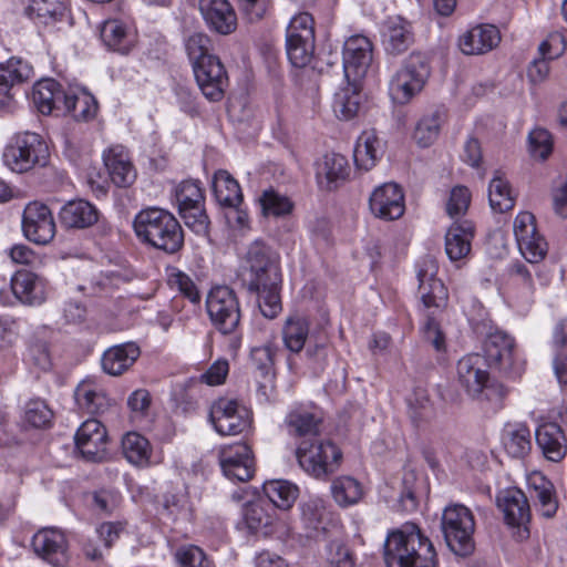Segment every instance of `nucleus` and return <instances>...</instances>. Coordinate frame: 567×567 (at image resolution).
Wrapping results in <instances>:
<instances>
[{"instance_id": "9d476101", "label": "nucleus", "mask_w": 567, "mask_h": 567, "mask_svg": "<svg viewBox=\"0 0 567 567\" xmlns=\"http://www.w3.org/2000/svg\"><path fill=\"white\" fill-rule=\"evenodd\" d=\"M178 213L185 225L196 234H206L209 219L204 208L205 197L197 181H183L174 189Z\"/></svg>"}, {"instance_id": "4be33fe9", "label": "nucleus", "mask_w": 567, "mask_h": 567, "mask_svg": "<svg viewBox=\"0 0 567 567\" xmlns=\"http://www.w3.org/2000/svg\"><path fill=\"white\" fill-rule=\"evenodd\" d=\"M219 463L224 475L229 480L245 482L252 476L251 450L245 443L223 446L219 451Z\"/></svg>"}, {"instance_id": "473e14b6", "label": "nucleus", "mask_w": 567, "mask_h": 567, "mask_svg": "<svg viewBox=\"0 0 567 567\" xmlns=\"http://www.w3.org/2000/svg\"><path fill=\"white\" fill-rule=\"evenodd\" d=\"M140 353V348L134 342L113 346L102 355V369L110 375H121L134 364Z\"/></svg>"}, {"instance_id": "49530a36", "label": "nucleus", "mask_w": 567, "mask_h": 567, "mask_svg": "<svg viewBox=\"0 0 567 567\" xmlns=\"http://www.w3.org/2000/svg\"><path fill=\"white\" fill-rule=\"evenodd\" d=\"M272 498H252L244 506V518L248 528L259 530L271 524L274 504Z\"/></svg>"}, {"instance_id": "bf43d9fd", "label": "nucleus", "mask_w": 567, "mask_h": 567, "mask_svg": "<svg viewBox=\"0 0 567 567\" xmlns=\"http://www.w3.org/2000/svg\"><path fill=\"white\" fill-rule=\"evenodd\" d=\"M406 403L410 415L414 422L426 417L431 412V401L427 390L422 386H415L413 389L406 399Z\"/></svg>"}, {"instance_id": "a878e982", "label": "nucleus", "mask_w": 567, "mask_h": 567, "mask_svg": "<svg viewBox=\"0 0 567 567\" xmlns=\"http://www.w3.org/2000/svg\"><path fill=\"white\" fill-rule=\"evenodd\" d=\"M199 10L210 30L224 35L236 30L237 17L228 0H199Z\"/></svg>"}, {"instance_id": "f257e3e1", "label": "nucleus", "mask_w": 567, "mask_h": 567, "mask_svg": "<svg viewBox=\"0 0 567 567\" xmlns=\"http://www.w3.org/2000/svg\"><path fill=\"white\" fill-rule=\"evenodd\" d=\"M384 560L388 567H437L439 563L433 543L415 524L389 533Z\"/></svg>"}, {"instance_id": "4468645a", "label": "nucleus", "mask_w": 567, "mask_h": 567, "mask_svg": "<svg viewBox=\"0 0 567 567\" xmlns=\"http://www.w3.org/2000/svg\"><path fill=\"white\" fill-rule=\"evenodd\" d=\"M513 231L520 255L530 264L540 262L548 252V244L537 230L535 216L520 212L513 223Z\"/></svg>"}, {"instance_id": "603ef678", "label": "nucleus", "mask_w": 567, "mask_h": 567, "mask_svg": "<svg viewBox=\"0 0 567 567\" xmlns=\"http://www.w3.org/2000/svg\"><path fill=\"white\" fill-rule=\"evenodd\" d=\"M252 358L259 360H266L260 367V371L264 377V382L258 385V396L260 401L271 402L276 399V389L274 383V373L270 370L271 358L270 350L268 348H258L252 351Z\"/></svg>"}, {"instance_id": "f03ea898", "label": "nucleus", "mask_w": 567, "mask_h": 567, "mask_svg": "<svg viewBox=\"0 0 567 567\" xmlns=\"http://www.w3.org/2000/svg\"><path fill=\"white\" fill-rule=\"evenodd\" d=\"M489 367L482 354H466L457 362V382L468 396L478 402L488 403L492 410L497 411L507 395V389L498 381L491 379Z\"/></svg>"}, {"instance_id": "2eb2a0df", "label": "nucleus", "mask_w": 567, "mask_h": 567, "mask_svg": "<svg viewBox=\"0 0 567 567\" xmlns=\"http://www.w3.org/2000/svg\"><path fill=\"white\" fill-rule=\"evenodd\" d=\"M419 293L426 308L442 307L447 300V291L443 282L436 278L439 265L431 255L421 257L415 264Z\"/></svg>"}, {"instance_id": "a18cd8bd", "label": "nucleus", "mask_w": 567, "mask_h": 567, "mask_svg": "<svg viewBox=\"0 0 567 567\" xmlns=\"http://www.w3.org/2000/svg\"><path fill=\"white\" fill-rule=\"evenodd\" d=\"M488 202L495 213H505L515 206V195L512 187L498 171L495 172L488 185Z\"/></svg>"}, {"instance_id": "c9c22d12", "label": "nucleus", "mask_w": 567, "mask_h": 567, "mask_svg": "<svg viewBox=\"0 0 567 567\" xmlns=\"http://www.w3.org/2000/svg\"><path fill=\"white\" fill-rule=\"evenodd\" d=\"M74 399L78 408L89 414L102 413L110 405L104 389L93 379H85L78 384Z\"/></svg>"}, {"instance_id": "f8f14e48", "label": "nucleus", "mask_w": 567, "mask_h": 567, "mask_svg": "<svg viewBox=\"0 0 567 567\" xmlns=\"http://www.w3.org/2000/svg\"><path fill=\"white\" fill-rule=\"evenodd\" d=\"M209 419L220 435H237L250 427L251 413L235 399L219 398L213 402Z\"/></svg>"}, {"instance_id": "6ab92c4d", "label": "nucleus", "mask_w": 567, "mask_h": 567, "mask_svg": "<svg viewBox=\"0 0 567 567\" xmlns=\"http://www.w3.org/2000/svg\"><path fill=\"white\" fill-rule=\"evenodd\" d=\"M75 445L82 457L89 462H102L106 458L107 433L96 419L84 421L78 429Z\"/></svg>"}, {"instance_id": "79ce46f5", "label": "nucleus", "mask_w": 567, "mask_h": 567, "mask_svg": "<svg viewBox=\"0 0 567 567\" xmlns=\"http://www.w3.org/2000/svg\"><path fill=\"white\" fill-rule=\"evenodd\" d=\"M65 93L56 81L44 79L33 85L31 100L40 113L48 115L58 107L59 103H63Z\"/></svg>"}, {"instance_id": "09e8293b", "label": "nucleus", "mask_w": 567, "mask_h": 567, "mask_svg": "<svg viewBox=\"0 0 567 567\" xmlns=\"http://www.w3.org/2000/svg\"><path fill=\"white\" fill-rule=\"evenodd\" d=\"M125 458L135 466H145L150 462L151 445L147 439L137 432H128L122 439Z\"/></svg>"}, {"instance_id": "052dcab7", "label": "nucleus", "mask_w": 567, "mask_h": 567, "mask_svg": "<svg viewBox=\"0 0 567 567\" xmlns=\"http://www.w3.org/2000/svg\"><path fill=\"white\" fill-rule=\"evenodd\" d=\"M175 559L182 567H214L205 553L194 545L179 547L175 553Z\"/></svg>"}, {"instance_id": "4c0bfd02", "label": "nucleus", "mask_w": 567, "mask_h": 567, "mask_svg": "<svg viewBox=\"0 0 567 567\" xmlns=\"http://www.w3.org/2000/svg\"><path fill=\"white\" fill-rule=\"evenodd\" d=\"M502 444L514 458H524L532 450V433L526 423H506L502 430Z\"/></svg>"}, {"instance_id": "a19ab883", "label": "nucleus", "mask_w": 567, "mask_h": 567, "mask_svg": "<svg viewBox=\"0 0 567 567\" xmlns=\"http://www.w3.org/2000/svg\"><path fill=\"white\" fill-rule=\"evenodd\" d=\"M301 518L309 530L308 536L318 538L328 529L330 513L326 509L322 498H308L301 505Z\"/></svg>"}, {"instance_id": "aec40b11", "label": "nucleus", "mask_w": 567, "mask_h": 567, "mask_svg": "<svg viewBox=\"0 0 567 567\" xmlns=\"http://www.w3.org/2000/svg\"><path fill=\"white\" fill-rule=\"evenodd\" d=\"M369 209L379 219H399L405 210L402 188L395 183H384L375 187L369 198Z\"/></svg>"}, {"instance_id": "864d4df0", "label": "nucleus", "mask_w": 567, "mask_h": 567, "mask_svg": "<svg viewBox=\"0 0 567 567\" xmlns=\"http://www.w3.org/2000/svg\"><path fill=\"white\" fill-rule=\"evenodd\" d=\"M279 288L280 282H275L272 286L262 285L260 289H248L257 295L258 307L266 318L272 319L281 311Z\"/></svg>"}, {"instance_id": "412c9836", "label": "nucleus", "mask_w": 567, "mask_h": 567, "mask_svg": "<svg viewBox=\"0 0 567 567\" xmlns=\"http://www.w3.org/2000/svg\"><path fill=\"white\" fill-rule=\"evenodd\" d=\"M31 545L35 554L53 567H64L69 560L66 537L58 528L40 529L33 535Z\"/></svg>"}, {"instance_id": "bb28decb", "label": "nucleus", "mask_w": 567, "mask_h": 567, "mask_svg": "<svg viewBox=\"0 0 567 567\" xmlns=\"http://www.w3.org/2000/svg\"><path fill=\"white\" fill-rule=\"evenodd\" d=\"M501 42L497 27L488 23L477 24L461 35L458 47L466 55L485 54Z\"/></svg>"}, {"instance_id": "c756f323", "label": "nucleus", "mask_w": 567, "mask_h": 567, "mask_svg": "<svg viewBox=\"0 0 567 567\" xmlns=\"http://www.w3.org/2000/svg\"><path fill=\"white\" fill-rule=\"evenodd\" d=\"M535 440L543 455L551 462H560L567 455V439L555 422H544L535 431Z\"/></svg>"}, {"instance_id": "5701e85b", "label": "nucleus", "mask_w": 567, "mask_h": 567, "mask_svg": "<svg viewBox=\"0 0 567 567\" xmlns=\"http://www.w3.org/2000/svg\"><path fill=\"white\" fill-rule=\"evenodd\" d=\"M348 158L339 153H326L316 162V179L320 188L333 190L342 186L350 177Z\"/></svg>"}, {"instance_id": "c85d7f7f", "label": "nucleus", "mask_w": 567, "mask_h": 567, "mask_svg": "<svg viewBox=\"0 0 567 567\" xmlns=\"http://www.w3.org/2000/svg\"><path fill=\"white\" fill-rule=\"evenodd\" d=\"M381 37L385 52L391 55L404 53L414 41L411 23L402 17L388 18Z\"/></svg>"}, {"instance_id": "72a5a7b5", "label": "nucleus", "mask_w": 567, "mask_h": 567, "mask_svg": "<svg viewBox=\"0 0 567 567\" xmlns=\"http://www.w3.org/2000/svg\"><path fill=\"white\" fill-rule=\"evenodd\" d=\"M99 213L91 203L78 199L64 204L59 212L61 225L69 229H84L94 225Z\"/></svg>"}, {"instance_id": "680f3d73", "label": "nucleus", "mask_w": 567, "mask_h": 567, "mask_svg": "<svg viewBox=\"0 0 567 567\" xmlns=\"http://www.w3.org/2000/svg\"><path fill=\"white\" fill-rule=\"evenodd\" d=\"M287 38L305 41L306 39L315 40L313 19L307 12L296 14L287 28Z\"/></svg>"}, {"instance_id": "6e6d98bb", "label": "nucleus", "mask_w": 567, "mask_h": 567, "mask_svg": "<svg viewBox=\"0 0 567 567\" xmlns=\"http://www.w3.org/2000/svg\"><path fill=\"white\" fill-rule=\"evenodd\" d=\"M286 51L290 63L296 68L306 66L312 59L315 51V40L309 39L299 41L298 39L286 37Z\"/></svg>"}, {"instance_id": "9b49d317", "label": "nucleus", "mask_w": 567, "mask_h": 567, "mask_svg": "<svg viewBox=\"0 0 567 567\" xmlns=\"http://www.w3.org/2000/svg\"><path fill=\"white\" fill-rule=\"evenodd\" d=\"M206 309L213 326L223 334L234 333L240 321V309L235 292L226 286L212 288Z\"/></svg>"}, {"instance_id": "0e129e2a", "label": "nucleus", "mask_w": 567, "mask_h": 567, "mask_svg": "<svg viewBox=\"0 0 567 567\" xmlns=\"http://www.w3.org/2000/svg\"><path fill=\"white\" fill-rule=\"evenodd\" d=\"M169 285L176 288L185 298L193 303L200 300V293L193 279L181 270H174L169 275Z\"/></svg>"}, {"instance_id": "3c124183", "label": "nucleus", "mask_w": 567, "mask_h": 567, "mask_svg": "<svg viewBox=\"0 0 567 567\" xmlns=\"http://www.w3.org/2000/svg\"><path fill=\"white\" fill-rule=\"evenodd\" d=\"M359 107L360 94L355 82L350 81L334 94L332 109L338 118L348 121L357 115Z\"/></svg>"}, {"instance_id": "774afa93", "label": "nucleus", "mask_w": 567, "mask_h": 567, "mask_svg": "<svg viewBox=\"0 0 567 567\" xmlns=\"http://www.w3.org/2000/svg\"><path fill=\"white\" fill-rule=\"evenodd\" d=\"M566 50V41L560 32L550 33L539 45L542 56L548 60L559 58Z\"/></svg>"}, {"instance_id": "de8ad7c7", "label": "nucleus", "mask_w": 567, "mask_h": 567, "mask_svg": "<svg viewBox=\"0 0 567 567\" xmlns=\"http://www.w3.org/2000/svg\"><path fill=\"white\" fill-rule=\"evenodd\" d=\"M63 105L65 111L78 121H87L94 117L97 111L94 96L85 91L66 92L63 95Z\"/></svg>"}, {"instance_id": "b1692460", "label": "nucleus", "mask_w": 567, "mask_h": 567, "mask_svg": "<svg viewBox=\"0 0 567 567\" xmlns=\"http://www.w3.org/2000/svg\"><path fill=\"white\" fill-rule=\"evenodd\" d=\"M102 157L109 177L114 185L117 187H127L135 182L136 169L124 146H111L103 152Z\"/></svg>"}, {"instance_id": "1a4fd4ad", "label": "nucleus", "mask_w": 567, "mask_h": 567, "mask_svg": "<svg viewBox=\"0 0 567 567\" xmlns=\"http://www.w3.org/2000/svg\"><path fill=\"white\" fill-rule=\"evenodd\" d=\"M483 357L491 368L508 377H518L525 369V360L516 349L514 339L503 331L487 336Z\"/></svg>"}, {"instance_id": "7c9ffc66", "label": "nucleus", "mask_w": 567, "mask_h": 567, "mask_svg": "<svg viewBox=\"0 0 567 567\" xmlns=\"http://www.w3.org/2000/svg\"><path fill=\"white\" fill-rule=\"evenodd\" d=\"M101 39L109 49L125 54L134 47L136 33L130 22L110 19L101 28Z\"/></svg>"}, {"instance_id": "ddd939ff", "label": "nucleus", "mask_w": 567, "mask_h": 567, "mask_svg": "<svg viewBox=\"0 0 567 567\" xmlns=\"http://www.w3.org/2000/svg\"><path fill=\"white\" fill-rule=\"evenodd\" d=\"M44 300L43 280L29 270H18L11 277L9 287L0 289V303L3 306H13L16 302L39 306Z\"/></svg>"}, {"instance_id": "4d7b16f0", "label": "nucleus", "mask_w": 567, "mask_h": 567, "mask_svg": "<svg viewBox=\"0 0 567 567\" xmlns=\"http://www.w3.org/2000/svg\"><path fill=\"white\" fill-rule=\"evenodd\" d=\"M262 212L266 216L281 217L291 213L292 203L290 199L272 189L265 190L260 197Z\"/></svg>"}, {"instance_id": "ea45409f", "label": "nucleus", "mask_w": 567, "mask_h": 567, "mask_svg": "<svg viewBox=\"0 0 567 567\" xmlns=\"http://www.w3.org/2000/svg\"><path fill=\"white\" fill-rule=\"evenodd\" d=\"M213 193L220 206L237 209L243 202L238 182L225 169H219L213 177Z\"/></svg>"}, {"instance_id": "e2e57ef3", "label": "nucleus", "mask_w": 567, "mask_h": 567, "mask_svg": "<svg viewBox=\"0 0 567 567\" xmlns=\"http://www.w3.org/2000/svg\"><path fill=\"white\" fill-rule=\"evenodd\" d=\"M529 152L534 158L545 159L553 151L551 135L547 130L535 128L528 135Z\"/></svg>"}, {"instance_id": "f3484780", "label": "nucleus", "mask_w": 567, "mask_h": 567, "mask_svg": "<svg viewBox=\"0 0 567 567\" xmlns=\"http://www.w3.org/2000/svg\"><path fill=\"white\" fill-rule=\"evenodd\" d=\"M22 230L30 241L50 243L55 235V223L49 207L37 200L29 203L22 215Z\"/></svg>"}, {"instance_id": "423d86ee", "label": "nucleus", "mask_w": 567, "mask_h": 567, "mask_svg": "<svg viewBox=\"0 0 567 567\" xmlns=\"http://www.w3.org/2000/svg\"><path fill=\"white\" fill-rule=\"evenodd\" d=\"M243 277L248 289L281 282L278 254L261 241L252 243L243 264Z\"/></svg>"}, {"instance_id": "e433bc0d", "label": "nucleus", "mask_w": 567, "mask_h": 567, "mask_svg": "<svg viewBox=\"0 0 567 567\" xmlns=\"http://www.w3.org/2000/svg\"><path fill=\"white\" fill-rule=\"evenodd\" d=\"M384 153V144L375 131H364L358 137L353 158L357 167L363 171L372 169Z\"/></svg>"}, {"instance_id": "37998d69", "label": "nucleus", "mask_w": 567, "mask_h": 567, "mask_svg": "<svg viewBox=\"0 0 567 567\" xmlns=\"http://www.w3.org/2000/svg\"><path fill=\"white\" fill-rule=\"evenodd\" d=\"M512 281L511 298L517 306L528 307L533 302L534 282L528 268L520 261H516L509 267Z\"/></svg>"}, {"instance_id": "5fc2aeb1", "label": "nucleus", "mask_w": 567, "mask_h": 567, "mask_svg": "<svg viewBox=\"0 0 567 567\" xmlns=\"http://www.w3.org/2000/svg\"><path fill=\"white\" fill-rule=\"evenodd\" d=\"M185 50L187 56L192 63V68L198 63H204L208 59H213L216 55L209 52L210 39L203 32H194L185 39Z\"/></svg>"}, {"instance_id": "cd10ccee", "label": "nucleus", "mask_w": 567, "mask_h": 567, "mask_svg": "<svg viewBox=\"0 0 567 567\" xmlns=\"http://www.w3.org/2000/svg\"><path fill=\"white\" fill-rule=\"evenodd\" d=\"M496 505L504 515V520L513 529V536L522 542L528 538L530 507L528 498H496Z\"/></svg>"}, {"instance_id": "f704fd0d", "label": "nucleus", "mask_w": 567, "mask_h": 567, "mask_svg": "<svg viewBox=\"0 0 567 567\" xmlns=\"http://www.w3.org/2000/svg\"><path fill=\"white\" fill-rule=\"evenodd\" d=\"M474 225L468 220L454 223L445 234V252L451 261L462 260L471 252Z\"/></svg>"}, {"instance_id": "6e6552de", "label": "nucleus", "mask_w": 567, "mask_h": 567, "mask_svg": "<svg viewBox=\"0 0 567 567\" xmlns=\"http://www.w3.org/2000/svg\"><path fill=\"white\" fill-rule=\"evenodd\" d=\"M49 148L42 137L33 132H23L14 136L3 153L4 164L17 173H24L35 165H45Z\"/></svg>"}, {"instance_id": "13d9d810", "label": "nucleus", "mask_w": 567, "mask_h": 567, "mask_svg": "<svg viewBox=\"0 0 567 567\" xmlns=\"http://www.w3.org/2000/svg\"><path fill=\"white\" fill-rule=\"evenodd\" d=\"M53 414L48 404L40 399L30 400L24 409V421L33 427H44Z\"/></svg>"}, {"instance_id": "0eeeda50", "label": "nucleus", "mask_w": 567, "mask_h": 567, "mask_svg": "<svg viewBox=\"0 0 567 567\" xmlns=\"http://www.w3.org/2000/svg\"><path fill=\"white\" fill-rule=\"evenodd\" d=\"M296 456L300 467L315 478H324L338 466L342 453L330 440H302Z\"/></svg>"}, {"instance_id": "a211bd4d", "label": "nucleus", "mask_w": 567, "mask_h": 567, "mask_svg": "<svg viewBox=\"0 0 567 567\" xmlns=\"http://www.w3.org/2000/svg\"><path fill=\"white\" fill-rule=\"evenodd\" d=\"M193 72L197 86L208 101L217 102L224 97L229 80L218 56L198 63L193 68Z\"/></svg>"}, {"instance_id": "20e7f679", "label": "nucleus", "mask_w": 567, "mask_h": 567, "mask_svg": "<svg viewBox=\"0 0 567 567\" xmlns=\"http://www.w3.org/2000/svg\"><path fill=\"white\" fill-rule=\"evenodd\" d=\"M431 74L427 59L421 53H412L393 73L389 81V95L400 105L408 104L420 94Z\"/></svg>"}, {"instance_id": "39448f33", "label": "nucleus", "mask_w": 567, "mask_h": 567, "mask_svg": "<svg viewBox=\"0 0 567 567\" xmlns=\"http://www.w3.org/2000/svg\"><path fill=\"white\" fill-rule=\"evenodd\" d=\"M442 532L447 547L460 557H468L475 550L473 538L475 523L471 511L461 504H452L444 508Z\"/></svg>"}, {"instance_id": "dca6fc26", "label": "nucleus", "mask_w": 567, "mask_h": 567, "mask_svg": "<svg viewBox=\"0 0 567 567\" xmlns=\"http://www.w3.org/2000/svg\"><path fill=\"white\" fill-rule=\"evenodd\" d=\"M373 58V47L362 34L350 37L343 47V70L348 82H357L365 76Z\"/></svg>"}, {"instance_id": "c03bdc74", "label": "nucleus", "mask_w": 567, "mask_h": 567, "mask_svg": "<svg viewBox=\"0 0 567 567\" xmlns=\"http://www.w3.org/2000/svg\"><path fill=\"white\" fill-rule=\"evenodd\" d=\"M309 333L310 323L299 313L287 317L281 330L285 347L293 353H299L305 348Z\"/></svg>"}, {"instance_id": "2f4dec72", "label": "nucleus", "mask_w": 567, "mask_h": 567, "mask_svg": "<svg viewBox=\"0 0 567 567\" xmlns=\"http://www.w3.org/2000/svg\"><path fill=\"white\" fill-rule=\"evenodd\" d=\"M32 76V66L22 59L11 58L0 63V106L8 104L12 86L21 84Z\"/></svg>"}, {"instance_id": "338daca9", "label": "nucleus", "mask_w": 567, "mask_h": 567, "mask_svg": "<svg viewBox=\"0 0 567 567\" xmlns=\"http://www.w3.org/2000/svg\"><path fill=\"white\" fill-rule=\"evenodd\" d=\"M526 488L530 496H551L553 483L540 472H533L526 476Z\"/></svg>"}, {"instance_id": "58836bf2", "label": "nucleus", "mask_w": 567, "mask_h": 567, "mask_svg": "<svg viewBox=\"0 0 567 567\" xmlns=\"http://www.w3.org/2000/svg\"><path fill=\"white\" fill-rule=\"evenodd\" d=\"M25 14L42 24H54L69 18L64 0H28Z\"/></svg>"}, {"instance_id": "7ed1b4c3", "label": "nucleus", "mask_w": 567, "mask_h": 567, "mask_svg": "<svg viewBox=\"0 0 567 567\" xmlns=\"http://www.w3.org/2000/svg\"><path fill=\"white\" fill-rule=\"evenodd\" d=\"M134 231L142 241L168 254L178 251L184 235L172 213L158 207L142 209L134 218Z\"/></svg>"}, {"instance_id": "69168bd1", "label": "nucleus", "mask_w": 567, "mask_h": 567, "mask_svg": "<svg viewBox=\"0 0 567 567\" xmlns=\"http://www.w3.org/2000/svg\"><path fill=\"white\" fill-rule=\"evenodd\" d=\"M471 193L464 186H456L451 190L446 203V212L450 217L456 218L464 215L470 206Z\"/></svg>"}, {"instance_id": "393cba45", "label": "nucleus", "mask_w": 567, "mask_h": 567, "mask_svg": "<svg viewBox=\"0 0 567 567\" xmlns=\"http://www.w3.org/2000/svg\"><path fill=\"white\" fill-rule=\"evenodd\" d=\"M321 422L322 416L317 409L299 405L288 412L284 424L290 436L311 440L320 434Z\"/></svg>"}, {"instance_id": "8fccbe9b", "label": "nucleus", "mask_w": 567, "mask_h": 567, "mask_svg": "<svg viewBox=\"0 0 567 567\" xmlns=\"http://www.w3.org/2000/svg\"><path fill=\"white\" fill-rule=\"evenodd\" d=\"M443 122V115L439 111L423 115L414 127L413 141L420 147L431 146L439 138Z\"/></svg>"}]
</instances>
